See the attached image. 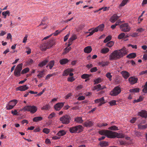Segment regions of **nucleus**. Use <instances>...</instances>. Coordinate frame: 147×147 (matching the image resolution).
<instances>
[{
  "label": "nucleus",
  "instance_id": "72a5a7b5",
  "mask_svg": "<svg viewBox=\"0 0 147 147\" xmlns=\"http://www.w3.org/2000/svg\"><path fill=\"white\" fill-rule=\"evenodd\" d=\"M140 89L138 88H136L130 90L129 91L131 92H138L139 91Z\"/></svg>",
  "mask_w": 147,
  "mask_h": 147
},
{
  "label": "nucleus",
  "instance_id": "5fc2aeb1",
  "mask_svg": "<svg viewBox=\"0 0 147 147\" xmlns=\"http://www.w3.org/2000/svg\"><path fill=\"white\" fill-rule=\"evenodd\" d=\"M116 101L115 100H112L109 102V103L111 106H113L116 105Z\"/></svg>",
  "mask_w": 147,
  "mask_h": 147
},
{
  "label": "nucleus",
  "instance_id": "5701e85b",
  "mask_svg": "<svg viewBox=\"0 0 147 147\" xmlns=\"http://www.w3.org/2000/svg\"><path fill=\"white\" fill-rule=\"evenodd\" d=\"M69 60L66 58L63 59L59 61V63L61 65H64L67 63Z\"/></svg>",
  "mask_w": 147,
  "mask_h": 147
},
{
  "label": "nucleus",
  "instance_id": "20e7f679",
  "mask_svg": "<svg viewBox=\"0 0 147 147\" xmlns=\"http://www.w3.org/2000/svg\"><path fill=\"white\" fill-rule=\"evenodd\" d=\"M22 66L23 64L21 63L16 66L14 71V74L16 77H18L21 76V71L22 69Z\"/></svg>",
  "mask_w": 147,
  "mask_h": 147
},
{
  "label": "nucleus",
  "instance_id": "de8ad7c7",
  "mask_svg": "<svg viewBox=\"0 0 147 147\" xmlns=\"http://www.w3.org/2000/svg\"><path fill=\"white\" fill-rule=\"evenodd\" d=\"M99 99L100 102L99 105H101L102 104H103L105 103L104 97H102Z\"/></svg>",
  "mask_w": 147,
  "mask_h": 147
},
{
  "label": "nucleus",
  "instance_id": "423d86ee",
  "mask_svg": "<svg viewBox=\"0 0 147 147\" xmlns=\"http://www.w3.org/2000/svg\"><path fill=\"white\" fill-rule=\"evenodd\" d=\"M71 119L70 116L68 115H66L63 116L60 118V120L63 124H67L70 122Z\"/></svg>",
  "mask_w": 147,
  "mask_h": 147
},
{
  "label": "nucleus",
  "instance_id": "09e8293b",
  "mask_svg": "<svg viewBox=\"0 0 147 147\" xmlns=\"http://www.w3.org/2000/svg\"><path fill=\"white\" fill-rule=\"evenodd\" d=\"M135 134L138 137H141L142 136V134L139 131H135Z\"/></svg>",
  "mask_w": 147,
  "mask_h": 147
},
{
  "label": "nucleus",
  "instance_id": "c756f323",
  "mask_svg": "<svg viewBox=\"0 0 147 147\" xmlns=\"http://www.w3.org/2000/svg\"><path fill=\"white\" fill-rule=\"evenodd\" d=\"M66 134V132L65 130H61L59 131L57 134V135L59 136H62Z\"/></svg>",
  "mask_w": 147,
  "mask_h": 147
},
{
  "label": "nucleus",
  "instance_id": "f257e3e1",
  "mask_svg": "<svg viewBox=\"0 0 147 147\" xmlns=\"http://www.w3.org/2000/svg\"><path fill=\"white\" fill-rule=\"evenodd\" d=\"M127 54V50L124 47L120 49L115 50L111 53L109 55V59L111 60L119 59Z\"/></svg>",
  "mask_w": 147,
  "mask_h": 147
},
{
  "label": "nucleus",
  "instance_id": "603ef678",
  "mask_svg": "<svg viewBox=\"0 0 147 147\" xmlns=\"http://www.w3.org/2000/svg\"><path fill=\"white\" fill-rule=\"evenodd\" d=\"M50 106L49 105H46L44 106L41 108L42 110H47L49 109Z\"/></svg>",
  "mask_w": 147,
  "mask_h": 147
},
{
  "label": "nucleus",
  "instance_id": "f704fd0d",
  "mask_svg": "<svg viewBox=\"0 0 147 147\" xmlns=\"http://www.w3.org/2000/svg\"><path fill=\"white\" fill-rule=\"evenodd\" d=\"M144 87L142 90V91L144 93H147V81L146 82L144 86H143Z\"/></svg>",
  "mask_w": 147,
  "mask_h": 147
},
{
  "label": "nucleus",
  "instance_id": "49530a36",
  "mask_svg": "<svg viewBox=\"0 0 147 147\" xmlns=\"http://www.w3.org/2000/svg\"><path fill=\"white\" fill-rule=\"evenodd\" d=\"M9 14V11L8 10H7L6 11H4L2 13V14L4 16V18H6L7 14Z\"/></svg>",
  "mask_w": 147,
  "mask_h": 147
},
{
  "label": "nucleus",
  "instance_id": "b1692460",
  "mask_svg": "<svg viewBox=\"0 0 147 147\" xmlns=\"http://www.w3.org/2000/svg\"><path fill=\"white\" fill-rule=\"evenodd\" d=\"M102 81V79L99 77L95 79L94 80V84H98L101 82Z\"/></svg>",
  "mask_w": 147,
  "mask_h": 147
},
{
  "label": "nucleus",
  "instance_id": "f3484780",
  "mask_svg": "<svg viewBox=\"0 0 147 147\" xmlns=\"http://www.w3.org/2000/svg\"><path fill=\"white\" fill-rule=\"evenodd\" d=\"M121 74L125 79H127L130 76V74L125 71H123L121 72Z\"/></svg>",
  "mask_w": 147,
  "mask_h": 147
},
{
  "label": "nucleus",
  "instance_id": "c9c22d12",
  "mask_svg": "<svg viewBox=\"0 0 147 147\" xmlns=\"http://www.w3.org/2000/svg\"><path fill=\"white\" fill-rule=\"evenodd\" d=\"M138 128L141 129H145L147 127V124L144 125H142L141 124H139L138 125Z\"/></svg>",
  "mask_w": 147,
  "mask_h": 147
},
{
  "label": "nucleus",
  "instance_id": "393cba45",
  "mask_svg": "<svg viewBox=\"0 0 147 147\" xmlns=\"http://www.w3.org/2000/svg\"><path fill=\"white\" fill-rule=\"evenodd\" d=\"M100 145L101 147H105L109 145V143L108 142L102 141L100 142Z\"/></svg>",
  "mask_w": 147,
  "mask_h": 147
},
{
  "label": "nucleus",
  "instance_id": "58836bf2",
  "mask_svg": "<svg viewBox=\"0 0 147 147\" xmlns=\"http://www.w3.org/2000/svg\"><path fill=\"white\" fill-rule=\"evenodd\" d=\"M65 28L63 29L62 30H57L55 31V32L52 34H53L55 36H56L58 35L59 33H60L63 30H64L65 29Z\"/></svg>",
  "mask_w": 147,
  "mask_h": 147
},
{
  "label": "nucleus",
  "instance_id": "774afa93",
  "mask_svg": "<svg viewBox=\"0 0 147 147\" xmlns=\"http://www.w3.org/2000/svg\"><path fill=\"white\" fill-rule=\"evenodd\" d=\"M11 113L14 115H16L17 114L18 112L16 110H15L14 111H11Z\"/></svg>",
  "mask_w": 147,
  "mask_h": 147
},
{
  "label": "nucleus",
  "instance_id": "bf43d9fd",
  "mask_svg": "<svg viewBox=\"0 0 147 147\" xmlns=\"http://www.w3.org/2000/svg\"><path fill=\"white\" fill-rule=\"evenodd\" d=\"M34 62V61L32 59H29L27 62V63L29 65H31Z\"/></svg>",
  "mask_w": 147,
  "mask_h": 147
},
{
  "label": "nucleus",
  "instance_id": "0eeeda50",
  "mask_svg": "<svg viewBox=\"0 0 147 147\" xmlns=\"http://www.w3.org/2000/svg\"><path fill=\"white\" fill-rule=\"evenodd\" d=\"M120 88L119 86L115 87L110 93V95L112 96H115L119 94L121 92Z\"/></svg>",
  "mask_w": 147,
  "mask_h": 147
},
{
  "label": "nucleus",
  "instance_id": "a18cd8bd",
  "mask_svg": "<svg viewBox=\"0 0 147 147\" xmlns=\"http://www.w3.org/2000/svg\"><path fill=\"white\" fill-rule=\"evenodd\" d=\"M38 72H39V74L37 75V77L39 78H41L43 77L44 71H38Z\"/></svg>",
  "mask_w": 147,
  "mask_h": 147
},
{
  "label": "nucleus",
  "instance_id": "ddd939ff",
  "mask_svg": "<svg viewBox=\"0 0 147 147\" xmlns=\"http://www.w3.org/2000/svg\"><path fill=\"white\" fill-rule=\"evenodd\" d=\"M64 103L62 102L58 103L54 106V108L56 111H59L63 107Z\"/></svg>",
  "mask_w": 147,
  "mask_h": 147
},
{
  "label": "nucleus",
  "instance_id": "37998d69",
  "mask_svg": "<svg viewBox=\"0 0 147 147\" xmlns=\"http://www.w3.org/2000/svg\"><path fill=\"white\" fill-rule=\"evenodd\" d=\"M114 45V42L112 41H111L106 44V46L109 47H112Z\"/></svg>",
  "mask_w": 147,
  "mask_h": 147
},
{
  "label": "nucleus",
  "instance_id": "6e6d98bb",
  "mask_svg": "<svg viewBox=\"0 0 147 147\" xmlns=\"http://www.w3.org/2000/svg\"><path fill=\"white\" fill-rule=\"evenodd\" d=\"M106 77L109 79L110 81L111 80V77L112 76L111 75L110 73H108L106 74Z\"/></svg>",
  "mask_w": 147,
  "mask_h": 147
},
{
  "label": "nucleus",
  "instance_id": "e433bc0d",
  "mask_svg": "<svg viewBox=\"0 0 147 147\" xmlns=\"http://www.w3.org/2000/svg\"><path fill=\"white\" fill-rule=\"evenodd\" d=\"M77 38V37L76 35H73L69 40V42H70V43L72 42Z\"/></svg>",
  "mask_w": 147,
  "mask_h": 147
},
{
  "label": "nucleus",
  "instance_id": "2f4dec72",
  "mask_svg": "<svg viewBox=\"0 0 147 147\" xmlns=\"http://www.w3.org/2000/svg\"><path fill=\"white\" fill-rule=\"evenodd\" d=\"M54 64L55 61L54 60L51 61L49 62L48 64V65H49V69H52L54 65Z\"/></svg>",
  "mask_w": 147,
  "mask_h": 147
},
{
  "label": "nucleus",
  "instance_id": "cd10ccee",
  "mask_svg": "<svg viewBox=\"0 0 147 147\" xmlns=\"http://www.w3.org/2000/svg\"><path fill=\"white\" fill-rule=\"evenodd\" d=\"M109 63V62L108 61H102L99 62L98 63V64L102 67H104L107 65Z\"/></svg>",
  "mask_w": 147,
  "mask_h": 147
},
{
  "label": "nucleus",
  "instance_id": "bb28decb",
  "mask_svg": "<svg viewBox=\"0 0 147 147\" xmlns=\"http://www.w3.org/2000/svg\"><path fill=\"white\" fill-rule=\"evenodd\" d=\"M136 54L135 53H131L127 56V57L129 59L134 58L136 57Z\"/></svg>",
  "mask_w": 147,
  "mask_h": 147
},
{
  "label": "nucleus",
  "instance_id": "3c124183",
  "mask_svg": "<svg viewBox=\"0 0 147 147\" xmlns=\"http://www.w3.org/2000/svg\"><path fill=\"white\" fill-rule=\"evenodd\" d=\"M125 34L124 33H122L119 35L118 38L120 39H121L125 36Z\"/></svg>",
  "mask_w": 147,
  "mask_h": 147
},
{
  "label": "nucleus",
  "instance_id": "6ab92c4d",
  "mask_svg": "<svg viewBox=\"0 0 147 147\" xmlns=\"http://www.w3.org/2000/svg\"><path fill=\"white\" fill-rule=\"evenodd\" d=\"M119 17L116 14L113 15L110 19V21L112 23H114L119 18Z\"/></svg>",
  "mask_w": 147,
  "mask_h": 147
},
{
  "label": "nucleus",
  "instance_id": "f8f14e48",
  "mask_svg": "<svg viewBox=\"0 0 147 147\" xmlns=\"http://www.w3.org/2000/svg\"><path fill=\"white\" fill-rule=\"evenodd\" d=\"M138 79L137 78L134 76L129 77L128 79V81L131 84L133 85L137 83Z\"/></svg>",
  "mask_w": 147,
  "mask_h": 147
},
{
  "label": "nucleus",
  "instance_id": "4c0bfd02",
  "mask_svg": "<svg viewBox=\"0 0 147 147\" xmlns=\"http://www.w3.org/2000/svg\"><path fill=\"white\" fill-rule=\"evenodd\" d=\"M108 129L112 130H117L119 129L118 128V127L115 125H113L111 127H109L108 128Z\"/></svg>",
  "mask_w": 147,
  "mask_h": 147
},
{
  "label": "nucleus",
  "instance_id": "69168bd1",
  "mask_svg": "<svg viewBox=\"0 0 147 147\" xmlns=\"http://www.w3.org/2000/svg\"><path fill=\"white\" fill-rule=\"evenodd\" d=\"M85 97L83 96H81L79 97L78 98V100H81L84 99Z\"/></svg>",
  "mask_w": 147,
  "mask_h": 147
},
{
  "label": "nucleus",
  "instance_id": "dca6fc26",
  "mask_svg": "<svg viewBox=\"0 0 147 147\" xmlns=\"http://www.w3.org/2000/svg\"><path fill=\"white\" fill-rule=\"evenodd\" d=\"M138 115L142 117L147 118V112L146 111L142 110L138 112Z\"/></svg>",
  "mask_w": 147,
  "mask_h": 147
},
{
  "label": "nucleus",
  "instance_id": "6e6552de",
  "mask_svg": "<svg viewBox=\"0 0 147 147\" xmlns=\"http://www.w3.org/2000/svg\"><path fill=\"white\" fill-rule=\"evenodd\" d=\"M120 28L121 31L125 32L129 31L131 29L127 23H125L121 25L120 26Z\"/></svg>",
  "mask_w": 147,
  "mask_h": 147
},
{
  "label": "nucleus",
  "instance_id": "a878e982",
  "mask_svg": "<svg viewBox=\"0 0 147 147\" xmlns=\"http://www.w3.org/2000/svg\"><path fill=\"white\" fill-rule=\"evenodd\" d=\"M122 23V22L120 20H118L116 22L115 24L112 25L111 26V28L113 29H114L116 28V27L118 25L120 24H121Z\"/></svg>",
  "mask_w": 147,
  "mask_h": 147
},
{
  "label": "nucleus",
  "instance_id": "7c9ffc66",
  "mask_svg": "<svg viewBox=\"0 0 147 147\" xmlns=\"http://www.w3.org/2000/svg\"><path fill=\"white\" fill-rule=\"evenodd\" d=\"M42 117H35L34 118L33 120V121L37 122L42 120Z\"/></svg>",
  "mask_w": 147,
  "mask_h": 147
},
{
  "label": "nucleus",
  "instance_id": "c03bdc74",
  "mask_svg": "<svg viewBox=\"0 0 147 147\" xmlns=\"http://www.w3.org/2000/svg\"><path fill=\"white\" fill-rule=\"evenodd\" d=\"M111 39V36H107L106 38L105 39V40L104 41V43H106L108 41L110 40Z\"/></svg>",
  "mask_w": 147,
  "mask_h": 147
},
{
  "label": "nucleus",
  "instance_id": "1a4fd4ad",
  "mask_svg": "<svg viewBox=\"0 0 147 147\" xmlns=\"http://www.w3.org/2000/svg\"><path fill=\"white\" fill-rule=\"evenodd\" d=\"M17 102V100L15 99L11 100L7 105L6 108L7 109L10 110L13 109L16 105Z\"/></svg>",
  "mask_w": 147,
  "mask_h": 147
},
{
  "label": "nucleus",
  "instance_id": "9b49d317",
  "mask_svg": "<svg viewBox=\"0 0 147 147\" xmlns=\"http://www.w3.org/2000/svg\"><path fill=\"white\" fill-rule=\"evenodd\" d=\"M117 137L118 138H122L125 137V135L122 133H118L115 131H112L111 138H115Z\"/></svg>",
  "mask_w": 147,
  "mask_h": 147
},
{
  "label": "nucleus",
  "instance_id": "39448f33",
  "mask_svg": "<svg viewBox=\"0 0 147 147\" xmlns=\"http://www.w3.org/2000/svg\"><path fill=\"white\" fill-rule=\"evenodd\" d=\"M83 127L81 125L73 127L70 128L69 130L71 133H79L82 131Z\"/></svg>",
  "mask_w": 147,
  "mask_h": 147
},
{
  "label": "nucleus",
  "instance_id": "ea45409f",
  "mask_svg": "<svg viewBox=\"0 0 147 147\" xmlns=\"http://www.w3.org/2000/svg\"><path fill=\"white\" fill-rule=\"evenodd\" d=\"M29 69L28 67L26 68L23 69L21 71V73L22 74H26L29 71Z\"/></svg>",
  "mask_w": 147,
  "mask_h": 147
},
{
  "label": "nucleus",
  "instance_id": "864d4df0",
  "mask_svg": "<svg viewBox=\"0 0 147 147\" xmlns=\"http://www.w3.org/2000/svg\"><path fill=\"white\" fill-rule=\"evenodd\" d=\"M46 18H44L43 20L41 21V23L39 24V26H41L42 25H46L47 24V23L45 22V21L46 20Z\"/></svg>",
  "mask_w": 147,
  "mask_h": 147
},
{
  "label": "nucleus",
  "instance_id": "4be33fe9",
  "mask_svg": "<svg viewBox=\"0 0 147 147\" xmlns=\"http://www.w3.org/2000/svg\"><path fill=\"white\" fill-rule=\"evenodd\" d=\"M92 49L91 46H88L84 48V51L85 53H89L91 52Z\"/></svg>",
  "mask_w": 147,
  "mask_h": 147
},
{
  "label": "nucleus",
  "instance_id": "338daca9",
  "mask_svg": "<svg viewBox=\"0 0 147 147\" xmlns=\"http://www.w3.org/2000/svg\"><path fill=\"white\" fill-rule=\"evenodd\" d=\"M69 34H68L67 35H66L64 37V41L65 42L67 40V39H68V38L69 37Z\"/></svg>",
  "mask_w": 147,
  "mask_h": 147
},
{
  "label": "nucleus",
  "instance_id": "e2e57ef3",
  "mask_svg": "<svg viewBox=\"0 0 147 147\" xmlns=\"http://www.w3.org/2000/svg\"><path fill=\"white\" fill-rule=\"evenodd\" d=\"M145 74H147V70L142 71L139 73V74L140 75H142Z\"/></svg>",
  "mask_w": 147,
  "mask_h": 147
},
{
  "label": "nucleus",
  "instance_id": "aec40b11",
  "mask_svg": "<svg viewBox=\"0 0 147 147\" xmlns=\"http://www.w3.org/2000/svg\"><path fill=\"white\" fill-rule=\"evenodd\" d=\"M49 61V60L47 59H45L41 62H40L38 64V65L39 67H42L43 66L45 65Z\"/></svg>",
  "mask_w": 147,
  "mask_h": 147
},
{
  "label": "nucleus",
  "instance_id": "a19ab883",
  "mask_svg": "<svg viewBox=\"0 0 147 147\" xmlns=\"http://www.w3.org/2000/svg\"><path fill=\"white\" fill-rule=\"evenodd\" d=\"M91 75H89L87 74H84L82 75L81 78L82 79H85L88 78Z\"/></svg>",
  "mask_w": 147,
  "mask_h": 147
},
{
  "label": "nucleus",
  "instance_id": "412c9836",
  "mask_svg": "<svg viewBox=\"0 0 147 147\" xmlns=\"http://www.w3.org/2000/svg\"><path fill=\"white\" fill-rule=\"evenodd\" d=\"M84 126L86 127H90L92 125V121L91 120H88L84 123Z\"/></svg>",
  "mask_w": 147,
  "mask_h": 147
},
{
  "label": "nucleus",
  "instance_id": "4d7b16f0",
  "mask_svg": "<svg viewBox=\"0 0 147 147\" xmlns=\"http://www.w3.org/2000/svg\"><path fill=\"white\" fill-rule=\"evenodd\" d=\"M69 72L68 71V70L67 69L64 71L63 73V76H67L69 74Z\"/></svg>",
  "mask_w": 147,
  "mask_h": 147
},
{
  "label": "nucleus",
  "instance_id": "473e14b6",
  "mask_svg": "<svg viewBox=\"0 0 147 147\" xmlns=\"http://www.w3.org/2000/svg\"><path fill=\"white\" fill-rule=\"evenodd\" d=\"M109 51V49L108 48H105L102 49L101 52L103 54H105L108 53Z\"/></svg>",
  "mask_w": 147,
  "mask_h": 147
},
{
  "label": "nucleus",
  "instance_id": "8fccbe9b",
  "mask_svg": "<svg viewBox=\"0 0 147 147\" xmlns=\"http://www.w3.org/2000/svg\"><path fill=\"white\" fill-rule=\"evenodd\" d=\"M128 0H123L120 4V6H124L127 3Z\"/></svg>",
  "mask_w": 147,
  "mask_h": 147
},
{
  "label": "nucleus",
  "instance_id": "f03ea898",
  "mask_svg": "<svg viewBox=\"0 0 147 147\" xmlns=\"http://www.w3.org/2000/svg\"><path fill=\"white\" fill-rule=\"evenodd\" d=\"M55 44V42L53 40H50L49 42L43 43L41 45L40 49L42 51H45L47 49L51 47Z\"/></svg>",
  "mask_w": 147,
  "mask_h": 147
},
{
  "label": "nucleus",
  "instance_id": "680f3d73",
  "mask_svg": "<svg viewBox=\"0 0 147 147\" xmlns=\"http://www.w3.org/2000/svg\"><path fill=\"white\" fill-rule=\"evenodd\" d=\"M54 75V74H49L47 75L45 78V80H48L52 76Z\"/></svg>",
  "mask_w": 147,
  "mask_h": 147
},
{
  "label": "nucleus",
  "instance_id": "0e129e2a",
  "mask_svg": "<svg viewBox=\"0 0 147 147\" xmlns=\"http://www.w3.org/2000/svg\"><path fill=\"white\" fill-rule=\"evenodd\" d=\"M75 80L73 77H69L68 78V80L71 82H72Z\"/></svg>",
  "mask_w": 147,
  "mask_h": 147
},
{
  "label": "nucleus",
  "instance_id": "79ce46f5",
  "mask_svg": "<svg viewBox=\"0 0 147 147\" xmlns=\"http://www.w3.org/2000/svg\"><path fill=\"white\" fill-rule=\"evenodd\" d=\"M109 9V8L107 7H102V8H101L99 9L98 10L94 11V12L95 13L97 12H98V11H99L100 10H103V11H105L107 10H108Z\"/></svg>",
  "mask_w": 147,
  "mask_h": 147
},
{
  "label": "nucleus",
  "instance_id": "052dcab7",
  "mask_svg": "<svg viewBox=\"0 0 147 147\" xmlns=\"http://www.w3.org/2000/svg\"><path fill=\"white\" fill-rule=\"evenodd\" d=\"M43 131L46 134H48L49 132V130L48 129L45 128L43 129Z\"/></svg>",
  "mask_w": 147,
  "mask_h": 147
},
{
  "label": "nucleus",
  "instance_id": "13d9d810",
  "mask_svg": "<svg viewBox=\"0 0 147 147\" xmlns=\"http://www.w3.org/2000/svg\"><path fill=\"white\" fill-rule=\"evenodd\" d=\"M55 116V113L53 112L51 113L48 116V118L49 119H51L53 117H54Z\"/></svg>",
  "mask_w": 147,
  "mask_h": 147
},
{
  "label": "nucleus",
  "instance_id": "4468645a",
  "mask_svg": "<svg viewBox=\"0 0 147 147\" xmlns=\"http://www.w3.org/2000/svg\"><path fill=\"white\" fill-rule=\"evenodd\" d=\"M106 88V87L105 86H101L100 84H98L94 86L93 90H96L97 91H98Z\"/></svg>",
  "mask_w": 147,
  "mask_h": 147
},
{
  "label": "nucleus",
  "instance_id": "2eb2a0df",
  "mask_svg": "<svg viewBox=\"0 0 147 147\" xmlns=\"http://www.w3.org/2000/svg\"><path fill=\"white\" fill-rule=\"evenodd\" d=\"M104 28V25L103 24H101L97 27L92 30V34L95 32H96L98 31H102Z\"/></svg>",
  "mask_w": 147,
  "mask_h": 147
},
{
  "label": "nucleus",
  "instance_id": "a211bd4d",
  "mask_svg": "<svg viewBox=\"0 0 147 147\" xmlns=\"http://www.w3.org/2000/svg\"><path fill=\"white\" fill-rule=\"evenodd\" d=\"M29 87L27 86L26 85L24 86H20L16 88L17 90H20L21 91H24L28 89Z\"/></svg>",
  "mask_w": 147,
  "mask_h": 147
},
{
  "label": "nucleus",
  "instance_id": "7ed1b4c3",
  "mask_svg": "<svg viewBox=\"0 0 147 147\" xmlns=\"http://www.w3.org/2000/svg\"><path fill=\"white\" fill-rule=\"evenodd\" d=\"M22 110L24 111H29L31 113L34 114L37 111V107L34 105H28L25 106Z\"/></svg>",
  "mask_w": 147,
  "mask_h": 147
},
{
  "label": "nucleus",
  "instance_id": "9d476101",
  "mask_svg": "<svg viewBox=\"0 0 147 147\" xmlns=\"http://www.w3.org/2000/svg\"><path fill=\"white\" fill-rule=\"evenodd\" d=\"M112 132V131L108 130H101L99 131V134L100 135L105 136L109 138H111L110 137L111 136Z\"/></svg>",
  "mask_w": 147,
  "mask_h": 147
},
{
  "label": "nucleus",
  "instance_id": "c85d7f7f",
  "mask_svg": "<svg viewBox=\"0 0 147 147\" xmlns=\"http://www.w3.org/2000/svg\"><path fill=\"white\" fill-rule=\"evenodd\" d=\"M75 121L76 122L80 123H82L83 121V120L81 117H77L75 119Z\"/></svg>",
  "mask_w": 147,
  "mask_h": 147
}]
</instances>
